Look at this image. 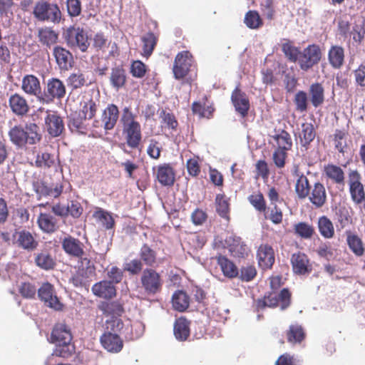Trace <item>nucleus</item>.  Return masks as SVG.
<instances>
[{"label":"nucleus","mask_w":365,"mask_h":365,"mask_svg":"<svg viewBox=\"0 0 365 365\" xmlns=\"http://www.w3.org/2000/svg\"><path fill=\"white\" fill-rule=\"evenodd\" d=\"M8 136L17 149H25L27 145H36L42 139L39 126L32 122L27 123L25 125L18 124L11 127Z\"/></svg>","instance_id":"f257e3e1"},{"label":"nucleus","mask_w":365,"mask_h":365,"mask_svg":"<svg viewBox=\"0 0 365 365\" xmlns=\"http://www.w3.org/2000/svg\"><path fill=\"white\" fill-rule=\"evenodd\" d=\"M33 15L39 21L50 22L53 24H58L62 19V12L58 5L46 0H40L35 4Z\"/></svg>","instance_id":"f03ea898"},{"label":"nucleus","mask_w":365,"mask_h":365,"mask_svg":"<svg viewBox=\"0 0 365 365\" xmlns=\"http://www.w3.org/2000/svg\"><path fill=\"white\" fill-rule=\"evenodd\" d=\"M63 38L68 47L82 52H86L90 45L87 33L81 27H68L63 32Z\"/></svg>","instance_id":"7ed1b4c3"},{"label":"nucleus","mask_w":365,"mask_h":365,"mask_svg":"<svg viewBox=\"0 0 365 365\" xmlns=\"http://www.w3.org/2000/svg\"><path fill=\"white\" fill-rule=\"evenodd\" d=\"M322 57L320 46L316 43L309 44L301 51L299 66L302 71L307 72L317 66L321 61Z\"/></svg>","instance_id":"20e7f679"},{"label":"nucleus","mask_w":365,"mask_h":365,"mask_svg":"<svg viewBox=\"0 0 365 365\" xmlns=\"http://www.w3.org/2000/svg\"><path fill=\"white\" fill-rule=\"evenodd\" d=\"M140 283L146 294L155 295L161 292L163 280L155 269L145 268L140 276Z\"/></svg>","instance_id":"39448f33"},{"label":"nucleus","mask_w":365,"mask_h":365,"mask_svg":"<svg viewBox=\"0 0 365 365\" xmlns=\"http://www.w3.org/2000/svg\"><path fill=\"white\" fill-rule=\"evenodd\" d=\"M66 93V86L57 78L48 80L44 93L41 97V102L48 103L54 99L61 100Z\"/></svg>","instance_id":"423d86ee"},{"label":"nucleus","mask_w":365,"mask_h":365,"mask_svg":"<svg viewBox=\"0 0 365 365\" xmlns=\"http://www.w3.org/2000/svg\"><path fill=\"white\" fill-rule=\"evenodd\" d=\"M361 176L356 170H350L348 174V184L352 200L356 204L361 203L365 200V191L361 182Z\"/></svg>","instance_id":"0eeeda50"},{"label":"nucleus","mask_w":365,"mask_h":365,"mask_svg":"<svg viewBox=\"0 0 365 365\" xmlns=\"http://www.w3.org/2000/svg\"><path fill=\"white\" fill-rule=\"evenodd\" d=\"M38 296L46 306L57 311L62 310L63 305L59 301L54 287L51 283H43L38 289Z\"/></svg>","instance_id":"6e6552de"},{"label":"nucleus","mask_w":365,"mask_h":365,"mask_svg":"<svg viewBox=\"0 0 365 365\" xmlns=\"http://www.w3.org/2000/svg\"><path fill=\"white\" fill-rule=\"evenodd\" d=\"M257 259L259 267L264 270L272 267L274 261V251L268 244H261L257 250Z\"/></svg>","instance_id":"1a4fd4ad"},{"label":"nucleus","mask_w":365,"mask_h":365,"mask_svg":"<svg viewBox=\"0 0 365 365\" xmlns=\"http://www.w3.org/2000/svg\"><path fill=\"white\" fill-rule=\"evenodd\" d=\"M13 237L14 245L28 251L36 250L38 245V241L33 235L26 230L16 231L13 235Z\"/></svg>","instance_id":"9d476101"},{"label":"nucleus","mask_w":365,"mask_h":365,"mask_svg":"<svg viewBox=\"0 0 365 365\" xmlns=\"http://www.w3.org/2000/svg\"><path fill=\"white\" fill-rule=\"evenodd\" d=\"M21 90L27 95L36 97L41 101L42 96L41 86L39 79L33 74H27L22 78Z\"/></svg>","instance_id":"9b49d317"},{"label":"nucleus","mask_w":365,"mask_h":365,"mask_svg":"<svg viewBox=\"0 0 365 365\" xmlns=\"http://www.w3.org/2000/svg\"><path fill=\"white\" fill-rule=\"evenodd\" d=\"M62 249L69 256L82 258L84 255V245L80 240L71 235L65 237L61 242Z\"/></svg>","instance_id":"f8f14e48"},{"label":"nucleus","mask_w":365,"mask_h":365,"mask_svg":"<svg viewBox=\"0 0 365 365\" xmlns=\"http://www.w3.org/2000/svg\"><path fill=\"white\" fill-rule=\"evenodd\" d=\"M291 264L294 273L297 274L304 275L310 273L312 270L308 256L301 252L292 254Z\"/></svg>","instance_id":"ddd939ff"},{"label":"nucleus","mask_w":365,"mask_h":365,"mask_svg":"<svg viewBox=\"0 0 365 365\" xmlns=\"http://www.w3.org/2000/svg\"><path fill=\"white\" fill-rule=\"evenodd\" d=\"M307 197L315 208L322 207L327 201V190L324 185L320 182H314Z\"/></svg>","instance_id":"4468645a"},{"label":"nucleus","mask_w":365,"mask_h":365,"mask_svg":"<svg viewBox=\"0 0 365 365\" xmlns=\"http://www.w3.org/2000/svg\"><path fill=\"white\" fill-rule=\"evenodd\" d=\"M102 346L111 353H118L123 347V341L118 334L105 331L100 338Z\"/></svg>","instance_id":"2eb2a0df"},{"label":"nucleus","mask_w":365,"mask_h":365,"mask_svg":"<svg viewBox=\"0 0 365 365\" xmlns=\"http://www.w3.org/2000/svg\"><path fill=\"white\" fill-rule=\"evenodd\" d=\"M9 106L12 111L17 116L26 115L29 110L30 106L26 99L19 93H14L9 98Z\"/></svg>","instance_id":"dca6fc26"},{"label":"nucleus","mask_w":365,"mask_h":365,"mask_svg":"<svg viewBox=\"0 0 365 365\" xmlns=\"http://www.w3.org/2000/svg\"><path fill=\"white\" fill-rule=\"evenodd\" d=\"M48 114L45 118V125L47 132L52 137H58L61 135L64 130V123L62 118L56 113Z\"/></svg>","instance_id":"f3484780"},{"label":"nucleus","mask_w":365,"mask_h":365,"mask_svg":"<svg viewBox=\"0 0 365 365\" xmlns=\"http://www.w3.org/2000/svg\"><path fill=\"white\" fill-rule=\"evenodd\" d=\"M225 242L234 257H244L247 255L249 249L241 237L232 235L227 237Z\"/></svg>","instance_id":"a211bd4d"},{"label":"nucleus","mask_w":365,"mask_h":365,"mask_svg":"<svg viewBox=\"0 0 365 365\" xmlns=\"http://www.w3.org/2000/svg\"><path fill=\"white\" fill-rule=\"evenodd\" d=\"M197 76V64L189 51H184V83L190 86L196 81Z\"/></svg>","instance_id":"6ab92c4d"},{"label":"nucleus","mask_w":365,"mask_h":365,"mask_svg":"<svg viewBox=\"0 0 365 365\" xmlns=\"http://www.w3.org/2000/svg\"><path fill=\"white\" fill-rule=\"evenodd\" d=\"M231 100L235 110L242 117H245L250 109V102L246 94L237 87L232 93Z\"/></svg>","instance_id":"aec40b11"},{"label":"nucleus","mask_w":365,"mask_h":365,"mask_svg":"<svg viewBox=\"0 0 365 365\" xmlns=\"http://www.w3.org/2000/svg\"><path fill=\"white\" fill-rule=\"evenodd\" d=\"M37 224L40 230L45 233L51 234L58 229V220L48 212L39 213Z\"/></svg>","instance_id":"412c9836"},{"label":"nucleus","mask_w":365,"mask_h":365,"mask_svg":"<svg viewBox=\"0 0 365 365\" xmlns=\"http://www.w3.org/2000/svg\"><path fill=\"white\" fill-rule=\"evenodd\" d=\"M349 133L341 129H336L331 136L334 150L343 155L349 150Z\"/></svg>","instance_id":"4be33fe9"},{"label":"nucleus","mask_w":365,"mask_h":365,"mask_svg":"<svg viewBox=\"0 0 365 365\" xmlns=\"http://www.w3.org/2000/svg\"><path fill=\"white\" fill-rule=\"evenodd\" d=\"M127 145L133 149L138 148L142 140L141 126L140 123L123 128Z\"/></svg>","instance_id":"5701e85b"},{"label":"nucleus","mask_w":365,"mask_h":365,"mask_svg":"<svg viewBox=\"0 0 365 365\" xmlns=\"http://www.w3.org/2000/svg\"><path fill=\"white\" fill-rule=\"evenodd\" d=\"M37 38L41 44L50 48L58 42V33L52 27L43 26L38 29Z\"/></svg>","instance_id":"b1692460"},{"label":"nucleus","mask_w":365,"mask_h":365,"mask_svg":"<svg viewBox=\"0 0 365 365\" xmlns=\"http://www.w3.org/2000/svg\"><path fill=\"white\" fill-rule=\"evenodd\" d=\"M53 56L60 69L67 71L72 67L73 55L68 50L61 46H56L53 48Z\"/></svg>","instance_id":"393cba45"},{"label":"nucleus","mask_w":365,"mask_h":365,"mask_svg":"<svg viewBox=\"0 0 365 365\" xmlns=\"http://www.w3.org/2000/svg\"><path fill=\"white\" fill-rule=\"evenodd\" d=\"M344 48L339 45H332L328 51V61L335 69L341 68L344 63Z\"/></svg>","instance_id":"a878e982"},{"label":"nucleus","mask_w":365,"mask_h":365,"mask_svg":"<svg viewBox=\"0 0 365 365\" xmlns=\"http://www.w3.org/2000/svg\"><path fill=\"white\" fill-rule=\"evenodd\" d=\"M91 289L94 295L104 299H111L116 294L115 286L106 280L96 283Z\"/></svg>","instance_id":"bb28decb"},{"label":"nucleus","mask_w":365,"mask_h":365,"mask_svg":"<svg viewBox=\"0 0 365 365\" xmlns=\"http://www.w3.org/2000/svg\"><path fill=\"white\" fill-rule=\"evenodd\" d=\"M294 175L297 178L295 183V192L299 199H305L309 195L312 185L306 175L296 169Z\"/></svg>","instance_id":"cd10ccee"},{"label":"nucleus","mask_w":365,"mask_h":365,"mask_svg":"<svg viewBox=\"0 0 365 365\" xmlns=\"http://www.w3.org/2000/svg\"><path fill=\"white\" fill-rule=\"evenodd\" d=\"M285 336L287 342L290 344H300L306 338V332L302 325L296 323L289 326Z\"/></svg>","instance_id":"c85d7f7f"},{"label":"nucleus","mask_w":365,"mask_h":365,"mask_svg":"<svg viewBox=\"0 0 365 365\" xmlns=\"http://www.w3.org/2000/svg\"><path fill=\"white\" fill-rule=\"evenodd\" d=\"M119 118V110L115 104H109L102 114V123L106 130H111L115 125Z\"/></svg>","instance_id":"c756f323"},{"label":"nucleus","mask_w":365,"mask_h":365,"mask_svg":"<svg viewBox=\"0 0 365 365\" xmlns=\"http://www.w3.org/2000/svg\"><path fill=\"white\" fill-rule=\"evenodd\" d=\"M159 34L153 32H148L141 38L143 43L141 55L148 58L153 53L158 41Z\"/></svg>","instance_id":"7c9ffc66"},{"label":"nucleus","mask_w":365,"mask_h":365,"mask_svg":"<svg viewBox=\"0 0 365 365\" xmlns=\"http://www.w3.org/2000/svg\"><path fill=\"white\" fill-rule=\"evenodd\" d=\"M316 130L312 123H303L301 125V130L299 133V143L306 149L316 137Z\"/></svg>","instance_id":"2f4dec72"},{"label":"nucleus","mask_w":365,"mask_h":365,"mask_svg":"<svg viewBox=\"0 0 365 365\" xmlns=\"http://www.w3.org/2000/svg\"><path fill=\"white\" fill-rule=\"evenodd\" d=\"M346 244L349 250L356 257H361L365 252L364 244L361 237L351 231L346 232Z\"/></svg>","instance_id":"473e14b6"},{"label":"nucleus","mask_w":365,"mask_h":365,"mask_svg":"<svg viewBox=\"0 0 365 365\" xmlns=\"http://www.w3.org/2000/svg\"><path fill=\"white\" fill-rule=\"evenodd\" d=\"M324 174L327 178L331 180L335 184H344V172L339 166L336 165L329 163L324 165Z\"/></svg>","instance_id":"72a5a7b5"},{"label":"nucleus","mask_w":365,"mask_h":365,"mask_svg":"<svg viewBox=\"0 0 365 365\" xmlns=\"http://www.w3.org/2000/svg\"><path fill=\"white\" fill-rule=\"evenodd\" d=\"M217 262L225 277L233 279L239 275V269L233 262L225 256L220 255L217 257Z\"/></svg>","instance_id":"f704fd0d"},{"label":"nucleus","mask_w":365,"mask_h":365,"mask_svg":"<svg viewBox=\"0 0 365 365\" xmlns=\"http://www.w3.org/2000/svg\"><path fill=\"white\" fill-rule=\"evenodd\" d=\"M309 94L312 105L314 108H318L324 103L325 100L324 88L322 83H312L309 88Z\"/></svg>","instance_id":"c9c22d12"},{"label":"nucleus","mask_w":365,"mask_h":365,"mask_svg":"<svg viewBox=\"0 0 365 365\" xmlns=\"http://www.w3.org/2000/svg\"><path fill=\"white\" fill-rule=\"evenodd\" d=\"M52 342L55 341H66L71 342L72 335L68 327L63 323L56 324L51 332Z\"/></svg>","instance_id":"e433bc0d"},{"label":"nucleus","mask_w":365,"mask_h":365,"mask_svg":"<svg viewBox=\"0 0 365 365\" xmlns=\"http://www.w3.org/2000/svg\"><path fill=\"white\" fill-rule=\"evenodd\" d=\"M94 274L85 268H79L78 271L72 276L70 282L76 287H88L91 281V276Z\"/></svg>","instance_id":"4c0bfd02"},{"label":"nucleus","mask_w":365,"mask_h":365,"mask_svg":"<svg viewBox=\"0 0 365 365\" xmlns=\"http://www.w3.org/2000/svg\"><path fill=\"white\" fill-rule=\"evenodd\" d=\"M34 261L38 267L44 270L53 269L56 265L54 258L47 250L35 254Z\"/></svg>","instance_id":"58836bf2"},{"label":"nucleus","mask_w":365,"mask_h":365,"mask_svg":"<svg viewBox=\"0 0 365 365\" xmlns=\"http://www.w3.org/2000/svg\"><path fill=\"white\" fill-rule=\"evenodd\" d=\"M127 76L125 70L122 66L112 68L110 76V82L111 86L118 90L123 88L126 83Z\"/></svg>","instance_id":"ea45409f"},{"label":"nucleus","mask_w":365,"mask_h":365,"mask_svg":"<svg viewBox=\"0 0 365 365\" xmlns=\"http://www.w3.org/2000/svg\"><path fill=\"white\" fill-rule=\"evenodd\" d=\"M317 227L320 235L325 239H331L334 236V227L332 222L327 216L319 217Z\"/></svg>","instance_id":"a19ab883"},{"label":"nucleus","mask_w":365,"mask_h":365,"mask_svg":"<svg viewBox=\"0 0 365 365\" xmlns=\"http://www.w3.org/2000/svg\"><path fill=\"white\" fill-rule=\"evenodd\" d=\"M157 178L163 185H171L175 181V173L169 165L159 166L157 172Z\"/></svg>","instance_id":"79ce46f5"},{"label":"nucleus","mask_w":365,"mask_h":365,"mask_svg":"<svg viewBox=\"0 0 365 365\" xmlns=\"http://www.w3.org/2000/svg\"><path fill=\"white\" fill-rule=\"evenodd\" d=\"M294 233L302 239H311L315 234L312 224L307 222H299L293 226Z\"/></svg>","instance_id":"37998d69"},{"label":"nucleus","mask_w":365,"mask_h":365,"mask_svg":"<svg viewBox=\"0 0 365 365\" xmlns=\"http://www.w3.org/2000/svg\"><path fill=\"white\" fill-rule=\"evenodd\" d=\"M99 309L106 316H121L124 312L123 304L118 301L103 302Z\"/></svg>","instance_id":"c03bdc74"},{"label":"nucleus","mask_w":365,"mask_h":365,"mask_svg":"<svg viewBox=\"0 0 365 365\" xmlns=\"http://www.w3.org/2000/svg\"><path fill=\"white\" fill-rule=\"evenodd\" d=\"M140 260L145 264L153 267L157 262V253L148 244H143L140 250Z\"/></svg>","instance_id":"a18cd8bd"},{"label":"nucleus","mask_w":365,"mask_h":365,"mask_svg":"<svg viewBox=\"0 0 365 365\" xmlns=\"http://www.w3.org/2000/svg\"><path fill=\"white\" fill-rule=\"evenodd\" d=\"M56 347L52 353V356L68 358L74 352V346L71 342L55 341Z\"/></svg>","instance_id":"49530a36"},{"label":"nucleus","mask_w":365,"mask_h":365,"mask_svg":"<svg viewBox=\"0 0 365 365\" xmlns=\"http://www.w3.org/2000/svg\"><path fill=\"white\" fill-rule=\"evenodd\" d=\"M282 51L289 61L292 63L298 62L301 51L299 48L294 46L291 41H287L283 43L282 44Z\"/></svg>","instance_id":"de8ad7c7"},{"label":"nucleus","mask_w":365,"mask_h":365,"mask_svg":"<svg viewBox=\"0 0 365 365\" xmlns=\"http://www.w3.org/2000/svg\"><path fill=\"white\" fill-rule=\"evenodd\" d=\"M55 165L53 155L48 152L39 153L36 155L34 165L38 168L49 169Z\"/></svg>","instance_id":"09e8293b"},{"label":"nucleus","mask_w":365,"mask_h":365,"mask_svg":"<svg viewBox=\"0 0 365 365\" xmlns=\"http://www.w3.org/2000/svg\"><path fill=\"white\" fill-rule=\"evenodd\" d=\"M273 138L277 144V149L285 151L291 150L292 140L290 134L287 131L282 130L279 134L274 135Z\"/></svg>","instance_id":"8fccbe9b"},{"label":"nucleus","mask_w":365,"mask_h":365,"mask_svg":"<svg viewBox=\"0 0 365 365\" xmlns=\"http://www.w3.org/2000/svg\"><path fill=\"white\" fill-rule=\"evenodd\" d=\"M244 23L251 29H257L263 25L262 18L259 13L255 10H250L245 14Z\"/></svg>","instance_id":"3c124183"},{"label":"nucleus","mask_w":365,"mask_h":365,"mask_svg":"<svg viewBox=\"0 0 365 365\" xmlns=\"http://www.w3.org/2000/svg\"><path fill=\"white\" fill-rule=\"evenodd\" d=\"M213 104L206 106L205 103L202 105L200 102H194L192 106V110L194 114H197L200 118H211L215 111Z\"/></svg>","instance_id":"603ef678"},{"label":"nucleus","mask_w":365,"mask_h":365,"mask_svg":"<svg viewBox=\"0 0 365 365\" xmlns=\"http://www.w3.org/2000/svg\"><path fill=\"white\" fill-rule=\"evenodd\" d=\"M279 304V299L277 294L274 292H270L264 295L263 298L258 299L256 301V306L258 310L264 309L265 307L274 308L277 307Z\"/></svg>","instance_id":"864d4df0"},{"label":"nucleus","mask_w":365,"mask_h":365,"mask_svg":"<svg viewBox=\"0 0 365 365\" xmlns=\"http://www.w3.org/2000/svg\"><path fill=\"white\" fill-rule=\"evenodd\" d=\"M93 217L98 220L107 230L112 229L115 225V220L113 216L102 208H98L94 212Z\"/></svg>","instance_id":"5fc2aeb1"},{"label":"nucleus","mask_w":365,"mask_h":365,"mask_svg":"<svg viewBox=\"0 0 365 365\" xmlns=\"http://www.w3.org/2000/svg\"><path fill=\"white\" fill-rule=\"evenodd\" d=\"M98 107L96 101L91 98L83 103V105L78 113L86 120L91 119L95 116Z\"/></svg>","instance_id":"6e6d98bb"},{"label":"nucleus","mask_w":365,"mask_h":365,"mask_svg":"<svg viewBox=\"0 0 365 365\" xmlns=\"http://www.w3.org/2000/svg\"><path fill=\"white\" fill-rule=\"evenodd\" d=\"M250 204L259 212H266L267 205L264 197L262 192L252 194L248 197Z\"/></svg>","instance_id":"4d7b16f0"},{"label":"nucleus","mask_w":365,"mask_h":365,"mask_svg":"<svg viewBox=\"0 0 365 365\" xmlns=\"http://www.w3.org/2000/svg\"><path fill=\"white\" fill-rule=\"evenodd\" d=\"M264 215L266 219H269L275 225L280 224L282 222V211L277 206V205H274L272 207H267L266 212L264 213Z\"/></svg>","instance_id":"13d9d810"},{"label":"nucleus","mask_w":365,"mask_h":365,"mask_svg":"<svg viewBox=\"0 0 365 365\" xmlns=\"http://www.w3.org/2000/svg\"><path fill=\"white\" fill-rule=\"evenodd\" d=\"M294 103L296 110L303 113L307 111L308 108L307 94L304 91H298L294 98Z\"/></svg>","instance_id":"bf43d9fd"},{"label":"nucleus","mask_w":365,"mask_h":365,"mask_svg":"<svg viewBox=\"0 0 365 365\" xmlns=\"http://www.w3.org/2000/svg\"><path fill=\"white\" fill-rule=\"evenodd\" d=\"M159 116L161 119L162 126L168 128V129H176L178 123L173 113L167 112L165 110H161Z\"/></svg>","instance_id":"052dcab7"},{"label":"nucleus","mask_w":365,"mask_h":365,"mask_svg":"<svg viewBox=\"0 0 365 365\" xmlns=\"http://www.w3.org/2000/svg\"><path fill=\"white\" fill-rule=\"evenodd\" d=\"M148 71L147 66L140 60L133 61L130 68V73L132 76L142 78Z\"/></svg>","instance_id":"680f3d73"},{"label":"nucleus","mask_w":365,"mask_h":365,"mask_svg":"<svg viewBox=\"0 0 365 365\" xmlns=\"http://www.w3.org/2000/svg\"><path fill=\"white\" fill-rule=\"evenodd\" d=\"M216 210L217 213L223 218L229 220V203L223 195H217L216 197Z\"/></svg>","instance_id":"e2e57ef3"},{"label":"nucleus","mask_w":365,"mask_h":365,"mask_svg":"<svg viewBox=\"0 0 365 365\" xmlns=\"http://www.w3.org/2000/svg\"><path fill=\"white\" fill-rule=\"evenodd\" d=\"M143 264L139 259H133L123 264V270L128 272L131 275H137L142 270Z\"/></svg>","instance_id":"0e129e2a"},{"label":"nucleus","mask_w":365,"mask_h":365,"mask_svg":"<svg viewBox=\"0 0 365 365\" xmlns=\"http://www.w3.org/2000/svg\"><path fill=\"white\" fill-rule=\"evenodd\" d=\"M68 85L73 89L80 88L87 85L86 78L83 73H72L68 78Z\"/></svg>","instance_id":"69168bd1"},{"label":"nucleus","mask_w":365,"mask_h":365,"mask_svg":"<svg viewBox=\"0 0 365 365\" xmlns=\"http://www.w3.org/2000/svg\"><path fill=\"white\" fill-rule=\"evenodd\" d=\"M239 277L242 281L250 282L257 275V269L254 265L247 264L241 267Z\"/></svg>","instance_id":"338daca9"},{"label":"nucleus","mask_w":365,"mask_h":365,"mask_svg":"<svg viewBox=\"0 0 365 365\" xmlns=\"http://www.w3.org/2000/svg\"><path fill=\"white\" fill-rule=\"evenodd\" d=\"M19 292L24 298L33 299L36 296V288L30 282H23L19 286Z\"/></svg>","instance_id":"774afa93"}]
</instances>
